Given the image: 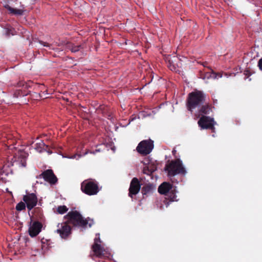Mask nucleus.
<instances>
[{"mask_svg": "<svg viewBox=\"0 0 262 262\" xmlns=\"http://www.w3.org/2000/svg\"><path fill=\"white\" fill-rule=\"evenodd\" d=\"M96 237L94 239V243H98V244L100 243L101 241L99 237V234H96Z\"/></svg>", "mask_w": 262, "mask_h": 262, "instance_id": "31", "label": "nucleus"}, {"mask_svg": "<svg viewBox=\"0 0 262 262\" xmlns=\"http://www.w3.org/2000/svg\"><path fill=\"white\" fill-rule=\"evenodd\" d=\"M198 125L202 129L214 130V121L213 118L206 116H201L198 121Z\"/></svg>", "mask_w": 262, "mask_h": 262, "instance_id": "7", "label": "nucleus"}, {"mask_svg": "<svg viewBox=\"0 0 262 262\" xmlns=\"http://www.w3.org/2000/svg\"><path fill=\"white\" fill-rule=\"evenodd\" d=\"M244 74L247 77H249L251 75L250 72L249 70H245L244 71Z\"/></svg>", "mask_w": 262, "mask_h": 262, "instance_id": "33", "label": "nucleus"}, {"mask_svg": "<svg viewBox=\"0 0 262 262\" xmlns=\"http://www.w3.org/2000/svg\"><path fill=\"white\" fill-rule=\"evenodd\" d=\"M258 67L259 69L262 71V58H260L258 62Z\"/></svg>", "mask_w": 262, "mask_h": 262, "instance_id": "32", "label": "nucleus"}, {"mask_svg": "<svg viewBox=\"0 0 262 262\" xmlns=\"http://www.w3.org/2000/svg\"><path fill=\"white\" fill-rule=\"evenodd\" d=\"M206 99V94L203 91L196 90L190 93L186 99L187 110L192 112L193 110L204 104Z\"/></svg>", "mask_w": 262, "mask_h": 262, "instance_id": "2", "label": "nucleus"}, {"mask_svg": "<svg viewBox=\"0 0 262 262\" xmlns=\"http://www.w3.org/2000/svg\"><path fill=\"white\" fill-rule=\"evenodd\" d=\"M211 70V72H207L206 74V76L208 78L209 77H212L214 79H218L219 77H222V74L220 73H215L212 70Z\"/></svg>", "mask_w": 262, "mask_h": 262, "instance_id": "23", "label": "nucleus"}, {"mask_svg": "<svg viewBox=\"0 0 262 262\" xmlns=\"http://www.w3.org/2000/svg\"><path fill=\"white\" fill-rule=\"evenodd\" d=\"M154 147V141L149 139L141 141L136 147L137 151L141 156L149 154Z\"/></svg>", "mask_w": 262, "mask_h": 262, "instance_id": "5", "label": "nucleus"}, {"mask_svg": "<svg viewBox=\"0 0 262 262\" xmlns=\"http://www.w3.org/2000/svg\"><path fill=\"white\" fill-rule=\"evenodd\" d=\"M176 151L175 150H172V154L173 155H174V154L176 153Z\"/></svg>", "mask_w": 262, "mask_h": 262, "instance_id": "35", "label": "nucleus"}, {"mask_svg": "<svg viewBox=\"0 0 262 262\" xmlns=\"http://www.w3.org/2000/svg\"><path fill=\"white\" fill-rule=\"evenodd\" d=\"M164 169L172 183L177 182L174 177L176 175H185L187 172L183 165L182 161L180 159L171 160L168 164H166Z\"/></svg>", "mask_w": 262, "mask_h": 262, "instance_id": "3", "label": "nucleus"}, {"mask_svg": "<svg viewBox=\"0 0 262 262\" xmlns=\"http://www.w3.org/2000/svg\"><path fill=\"white\" fill-rule=\"evenodd\" d=\"M19 158H20V164L21 166L25 167L26 166V159L28 156V154L25 152L21 151L19 154Z\"/></svg>", "mask_w": 262, "mask_h": 262, "instance_id": "22", "label": "nucleus"}, {"mask_svg": "<svg viewBox=\"0 0 262 262\" xmlns=\"http://www.w3.org/2000/svg\"><path fill=\"white\" fill-rule=\"evenodd\" d=\"M48 152H49V154H51V153H52V152H50V151H48Z\"/></svg>", "mask_w": 262, "mask_h": 262, "instance_id": "36", "label": "nucleus"}, {"mask_svg": "<svg viewBox=\"0 0 262 262\" xmlns=\"http://www.w3.org/2000/svg\"><path fill=\"white\" fill-rule=\"evenodd\" d=\"M26 207H27L26 204H25V203L24 202H20L16 205V209L17 211H20L25 210Z\"/></svg>", "mask_w": 262, "mask_h": 262, "instance_id": "27", "label": "nucleus"}, {"mask_svg": "<svg viewBox=\"0 0 262 262\" xmlns=\"http://www.w3.org/2000/svg\"><path fill=\"white\" fill-rule=\"evenodd\" d=\"M48 148V146L46 145L42 141H40L34 145L35 149L39 152H41L43 150H46Z\"/></svg>", "mask_w": 262, "mask_h": 262, "instance_id": "17", "label": "nucleus"}, {"mask_svg": "<svg viewBox=\"0 0 262 262\" xmlns=\"http://www.w3.org/2000/svg\"><path fill=\"white\" fill-rule=\"evenodd\" d=\"M34 213L35 217L38 220H42L43 218V213L42 209L39 207H36L34 209Z\"/></svg>", "mask_w": 262, "mask_h": 262, "instance_id": "21", "label": "nucleus"}, {"mask_svg": "<svg viewBox=\"0 0 262 262\" xmlns=\"http://www.w3.org/2000/svg\"><path fill=\"white\" fill-rule=\"evenodd\" d=\"M207 64V63L206 62H203V66L205 67L206 66Z\"/></svg>", "mask_w": 262, "mask_h": 262, "instance_id": "34", "label": "nucleus"}, {"mask_svg": "<svg viewBox=\"0 0 262 262\" xmlns=\"http://www.w3.org/2000/svg\"><path fill=\"white\" fill-rule=\"evenodd\" d=\"M168 67L171 71H174L176 70V66L173 64V61L171 60L170 59H169L168 60Z\"/></svg>", "mask_w": 262, "mask_h": 262, "instance_id": "29", "label": "nucleus"}, {"mask_svg": "<svg viewBox=\"0 0 262 262\" xmlns=\"http://www.w3.org/2000/svg\"><path fill=\"white\" fill-rule=\"evenodd\" d=\"M175 186L168 182L162 183L158 188V192L162 194H166L171 190Z\"/></svg>", "mask_w": 262, "mask_h": 262, "instance_id": "13", "label": "nucleus"}, {"mask_svg": "<svg viewBox=\"0 0 262 262\" xmlns=\"http://www.w3.org/2000/svg\"><path fill=\"white\" fill-rule=\"evenodd\" d=\"M67 47L72 52L74 53L79 51L81 48V46L80 45L74 46L72 43H68Z\"/></svg>", "mask_w": 262, "mask_h": 262, "instance_id": "24", "label": "nucleus"}, {"mask_svg": "<svg viewBox=\"0 0 262 262\" xmlns=\"http://www.w3.org/2000/svg\"><path fill=\"white\" fill-rule=\"evenodd\" d=\"M57 226L58 229L57 230V232L59 234L61 238H66L71 234V227L67 221L61 224L60 227L59 224Z\"/></svg>", "mask_w": 262, "mask_h": 262, "instance_id": "10", "label": "nucleus"}, {"mask_svg": "<svg viewBox=\"0 0 262 262\" xmlns=\"http://www.w3.org/2000/svg\"><path fill=\"white\" fill-rule=\"evenodd\" d=\"M39 177L43 178L45 181L51 185L55 184L58 181L57 178L52 169L45 170L39 175Z\"/></svg>", "mask_w": 262, "mask_h": 262, "instance_id": "9", "label": "nucleus"}, {"mask_svg": "<svg viewBox=\"0 0 262 262\" xmlns=\"http://www.w3.org/2000/svg\"><path fill=\"white\" fill-rule=\"evenodd\" d=\"M42 224L39 221H34L32 223L30 222V227L29 228V234L31 237L37 236L41 230Z\"/></svg>", "mask_w": 262, "mask_h": 262, "instance_id": "11", "label": "nucleus"}, {"mask_svg": "<svg viewBox=\"0 0 262 262\" xmlns=\"http://www.w3.org/2000/svg\"><path fill=\"white\" fill-rule=\"evenodd\" d=\"M81 189L83 192L89 195L96 194L99 191L97 183L94 180H85L81 184Z\"/></svg>", "mask_w": 262, "mask_h": 262, "instance_id": "4", "label": "nucleus"}, {"mask_svg": "<svg viewBox=\"0 0 262 262\" xmlns=\"http://www.w3.org/2000/svg\"><path fill=\"white\" fill-rule=\"evenodd\" d=\"M23 200L26 204L29 212L36 206L38 202L37 197L34 193H27L24 195Z\"/></svg>", "mask_w": 262, "mask_h": 262, "instance_id": "6", "label": "nucleus"}, {"mask_svg": "<svg viewBox=\"0 0 262 262\" xmlns=\"http://www.w3.org/2000/svg\"><path fill=\"white\" fill-rule=\"evenodd\" d=\"M100 148L96 149L95 150V151H90L89 150H86V151L83 152L82 155L81 154H74V155H72L71 156H68V157H66L68 158H70V159H79L80 157H81L82 156H85L86 154H88V153H90V154H95L96 152H100Z\"/></svg>", "mask_w": 262, "mask_h": 262, "instance_id": "16", "label": "nucleus"}, {"mask_svg": "<svg viewBox=\"0 0 262 262\" xmlns=\"http://www.w3.org/2000/svg\"><path fill=\"white\" fill-rule=\"evenodd\" d=\"M141 185L138 179L134 178L130 183L128 189V196L131 198H133L134 195L137 194L140 190Z\"/></svg>", "mask_w": 262, "mask_h": 262, "instance_id": "8", "label": "nucleus"}, {"mask_svg": "<svg viewBox=\"0 0 262 262\" xmlns=\"http://www.w3.org/2000/svg\"><path fill=\"white\" fill-rule=\"evenodd\" d=\"M4 7L13 14L21 15L23 14L24 11L21 9H14L10 7L9 5H5Z\"/></svg>", "mask_w": 262, "mask_h": 262, "instance_id": "18", "label": "nucleus"}, {"mask_svg": "<svg viewBox=\"0 0 262 262\" xmlns=\"http://www.w3.org/2000/svg\"><path fill=\"white\" fill-rule=\"evenodd\" d=\"M176 187H174L171 190L168 192L166 195L167 196L170 201H177V195H176Z\"/></svg>", "mask_w": 262, "mask_h": 262, "instance_id": "20", "label": "nucleus"}, {"mask_svg": "<svg viewBox=\"0 0 262 262\" xmlns=\"http://www.w3.org/2000/svg\"><path fill=\"white\" fill-rule=\"evenodd\" d=\"M198 110V114L199 116H206L209 115L212 112L211 105L209 103H205L201 105Z\"/></svg>", "mask_w": 262, "mask_h": 262, "instance_id": "12", "label": "nucleus"}, {"mask_svg": "<svg viewBox=\"0 0 262 262\" xmlns=\"http://www.w3.org/2000/svg\"><path fill=\"white\" fill-rule=\"evenodd\" d=\"M15 86L18 88L25 87V88H27L28 87V84L27 83L21 80L18 82Z\"/></svg>", "mask_w": 262, "mask_h": 262, "instance_id": "28", "label": "nucleus"}, {"mask_svg": "<svg viewBox=\"0 0 262 262\" xmlns=\"http://www.w3.org/2000/svg\"><path fill=\"white\" fill-rule=\"evenodd\" d=\"M15 31L14 28L12 27L7 28L5 30V35L7 37H9L10 35H15Z\"/></svg>", "mask_w": 262, "mask_h": 262, "instance_id": "26", "label": "nucleus"}, {"mask_svg": "<svg viewBox=\"0 0 262 262\" xmlns=\"http://www.w3.org/2000/svg\"><path fill=\"white\" fill-rule=\"evenodd\" d=\"M157 170V167L154 165L145 166L143 169V172L147 175H151Z\"/></svg>", "mask_w": 262, "mask_h": 262, "instance_id": "19", "label": "nucleus"}, {"mask_svg": "<svg viewBox=\"0 0 262 262\" xmlns=\"http://www.w3.org/2000/svg\"><path fill=\"white\" fill-rule=\"evenodd\" d=\"M155 189V186L153 184L148 183L143 186L141 192L143 196H148L154 192Z\"/></svg>", "mask_w": 262, "mask_h": 262, "instance_id": "15", "label": "nucleus"}, {"mask_svg": "<svg viewBox=\"0 0 262 262\" xmlns=\"http://www.w3.org/2000/svg\"><path fill=\"white\" fill-rule=\"evenodd\" d=\"M92 248L96 256L101 257L104 256L105 254V250L100 244H98V243H94Z\"/></svg>", "mask_w": 262, "mask_h": 262, "instance_id": "14", "label": "nucleus"}, {"mask_svg": "<svg viewBox=\"0 0 262 262\" xmlns=\"http://www.w3.org/2000/svg\"><path fill=\"white\" fill-rule=\"evenodd\" d=\"M64 219L69 224L83 229L86 228L88 226L91 228L94 224L93 220L90 217L84 219L82 215L76 210L69 212L64 216Z\"/></svg>", "mask_w": 262, "mask_h": 262, "instance_id": "1", "label": "nucleus"}, {"mask_svg": "<svg viewBox=\"0 0 262 262\" xmlns=\"http://www.w3.org/2000/svg\"><path fill=\"white\" fill-rule=\"evenodd\" d=\"M39 43H40L41 45L43 46L44 47H49L50 48L51 47V45L46 42H45V41H43L42 40H39Z\"/></svg>", "mask_w": 262, "mask_h": 262, "instance_id": "30", "label": "nucleus"}, {"mask_svg": "<svg viewBox=\"0 0 262 262\" xmlns=\"http://www.w3.org/2000/svg\"><path fill=\"white\" fill-rule=\"evenodd\" d=\"M68 210V208L65 205L59 206L57 208V212L58 214H62L67 212Z\"/></svg>", "mask_w": 262, "mask_h": 262, "instance_id": "25", "label": "nucleus"}]
</instances>
